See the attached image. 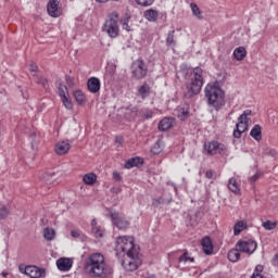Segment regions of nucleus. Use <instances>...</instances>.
Listing matches in <instances>:
<instances>
[{"label":"nucleus","instance_id":"0eeeda50","mask_svg":"<svg viewBox=\"0 0 278 278\" xmlns=\"http://www.w3.org/2000/svg\"><path fill=\"white\" fill-rule=\"evenodd\" d=\"M204 151L207 155H216V153L225 155L227 153V147L218 141H210L204 144Z\"/></svg>","mask_w":278,"mask_h":278},{"label":"nucleus","instance_id":"f257e3e1","mask_svg":"<svg viewBox=\"0 0 278 278\" xmlns=\"http://www.w3.org/2000/svg\"><path fill=\"white\" fill-rule=\"evenodd\" d=\"M115 252L118 260H122V266L125 270H138V267L142 264L140 251L134 244V237H118L116 239Z\"/></svg>","mask_w":278,"mask_h":278},{"label":"nucleus","instance_id":"5fc2aeb1","mask_svg":"<svg viewBox=\"0 0 278 278\" xmlns=\"http://www.w3.org/2000/svg\"><path fill=\"white\" fill-rule=\"evenodd\" d=\"M97 3H108V1H121V0H96Z\"/></svg>","mask_w":278,"mask_h":278},{"label":"nucleus","instance_id":"a18cd8bd","mask_svg":"<svg viewBox=\"0 0 278 278\" xmlns=\"http://www.w3.org/2000/svg\"><path fill=\"white\" fill-rule=\"evenodd\" d=\"M141 114L146 117V118H153V111L146 109L143 111H141Z\"/></svg>","mask_w":278,"mask_h":278},{"label":"nucleus","instance_id":"de8ad7c7","mask_svg":"<svg viewBox=\"0 0 278 278\" xmlns=\"http://www.w3.org/2000/svg\"><path fill=\"white\" fill-rule=\"evenodd\" d=\"M115 143L117 147H123V137L122 136H116L115 137Z\"/></svg>","mask_w":278,"mask_h":278},{"label":"nucleus","instance_id":"4c0bfd02","mask_svg":"<svg viewBox=\"0 0 278 278\" xmlns=\"http://www.w3.org/2000/svg\"><path fill=\"white\" fill-rule=\"evenodd\" d=\"M131 17H125L121 21L122 23V29H125L126 31H131V26H129V21Z\"/></svg>","mask_w":278,"mask_h":278},{"label":"nucleus","instance_id":"39448f33","mask_svg":"<svg viewBox=\"0 0 278 278\" xmlns=\"http://www.w3.org/2000/svg\"><path fill=\"white\" fill-rule=\"evenodd\" d=\"M119 14L113 11L106 16V20L102 26V31H105L110 38H118L121 28L118 27Z\"/></svg>","mask_w":278,"mask_h":278},{"label":"nucleus","instance_id":"37998d69","mask_svg":"<svg viewBox=\"0 0 278 278\" xmlns=\"http://www.w3.org/2000/svg\"><path fill=\"white\" fill-rule=\"evenodd\" d=\"M179 262H184L185 264L188 263V262H194V258L193 257H190L188 256V253H184L180 257H179Z\"/></svg>","mask_w":278,"mask_h":278},{"label":"nucleus","instance_id":"ea45409f","mask_svg":"<svg viewBox=\"0 0 278 278\" xmlns=\"http://www.w3.org/2000/svg\"><path fill=\"white\" fill-rule=\"evenodd\" d=\"M263 153L264 155H268L269 157H277V150L273 148H265Z\"/></svg>","mask_w":278,"mask_h":278},{"label":"nucleus","instance_id":"473e14b6","mask_svg":"<svg viewBox=\"0 0 278 278\" xmlns=\"http://www.w3.org/2000/svg\"><path fill=\"white\" fill-rule=\"evenodd\" d=\"M61 101L66 110H73V101L71 100V96H65L64 98H61Z\"/></svg>","mask_w":278,"mask_h":278},{"label":"nucleus","instance_id":"cd10ccee","mask_svg":"<svg viewBox=\"0 0 278 278\" xmlns=\"http://www.w3.org/2000/svg\"><path fill=\"white\" fill-rule=\"evenodd\" d=\"M74 98L78 105H84V103H86V96L81 90L74 91Z\"/></svg>","mask_w":278,"mask_h":278},{"label":"nucleus","instance_id":"864d4df0","mask_svg":"<svg viewBox=\"0 0 278 278\" xmlns=\"http://www.w3.org/2000/svg\"><path fill=\"white\" fill-rule=\"evenodd\" d=\"M273 264H274V266H278V252L275 254V256L273 258Z\"/></svg>","mask_w":278,"mask_h":278},{"label":"nucleus","instance_id":"412c9836","mask_svg":"<svg viewBox=\"0 0 278 278\" xmlns=\"http://www.w3.org/2000/svg\"><path fill=\"white\" fill-rule=\"evenodd\" d=\"M140 165H142V159L136 156V157L129 159V160L125 163L124 167L129 169V168H134V167L140 166Z\"/></svg>","mask_w":278,"mask_h":278},{"label":"nucleus","instance_id":"e433bc0d","mask_svg":"<svg viewBox=\"0 0 278 278\" xmlns=\"http://www.w3.org/2000/svg\"><path fill=\"white\" fill-rule=\"evenodd\" d=\"M226 78H227V72L222 71L217 74L215 83H217L218 86H220V84H223V81H225Z\"/></svg>","mask_w":278,"mask_h":278},{"label":"nucleus","instance_id":"20e7f679","mask_svg":"<svg viewBox=\"0 0 278 278\" xmlns=\"http://www.w3.org/2000/svg\"><path fill=\"white\" fill-rule=\"evenodd\" d=\"M186 78L189 79V84L186 86L184 96L185 99H192V97H197V94L201 92V88H203V71L187 72Z\"/></svg>","mask_w":278,"mask_h":278},{"label":"nucleus","instance_id":"7c9ffc66","mask_svg":"<svg viewBox=\"0 0 278 278\" xmlns=\"http://www.w3.org/2000/svg\"><path fill=\"white\" fill-rule=\"evenodd\" d=\"M58 92H59V97H61V99H63L64 97H68V88L66 87V85H62L60 84L58 86Z\"/></svg>","mask_w":278,"mask_h":278},{"label":"nucleus","instance_id":"1a4fd4ad","mask_svg":"<svg viewBox=\"0 0 278 278\" xmlns=\"http://www.w3.org/2000/svg\"><path fill=\"white\" fill-rule=\"evenodd\" d=\"M110 218L117 229H127L129 227V220L123 214L118 212H111Z\"/></svg>","mask_w":278,"mask_h":278},{"label":"nucleus","instance_id":"4be33fe9","mask_svg":"<svg viewBox=\"0 0 278 278\" xmlns=\"http://www.w3.org/2000/svg\"><path fill=\"white\" fill-rule=\"evenodd\" d=\"M83 181L84 184H86V186H94V184H97V174L94 173L86 174L83 177Z\"/></svg>","mask_w":278,"mask_h":278},{"label":"nucleus","instance_id":"7ed1b4c3","mask_svg":"<svg viewBox=\"0 0 278 278\" xmlns=\"http://www.w3.org/2000/svg\"><path fill=\"white\" fill-rule=\"evenodd\" d=\"M204 94L208 105L215 110H220L222 105H225V91L218 83H208L204 88Z\"/></svg>","mask_w":278,"mask_h":278},{"label":"nucleus","instance_id":"9b49d317","mask_svg":"<svg viewBox=\"0 0 278 278\" xmlns=\"http://www.w3.org/2000/svg\"><path fill=\"white\" fill-rule=\"evenodd\" d=\"M47 12L52 18H60L62 14V8H60L59 0H49L47 4Z\"/></svg>","mask_w":278,"mask_h":278},{"label":"nucleus","instance_id":"a878e982","mask_svg":"<svg viewBox=\"0 0 278 278\" xmlns=\"http://www.w3.org/2000/svg\"><path fill=\"white\" fill-rule=\"evenodd\" d=\"M245 227H247V222H242V220L237 222L233 227V235L240 236V233L244 231Z\"/></svg>","mask_w":278,"mask_h":278},{"label":"nucleus","instance_id":"aec40b11","mask_svg":"<svg viewBox=\"0 0 278 278\" xmlns=\"http://www.w3.org/2000/svg\"><path fill=\"white\" fill-rule=\"evenodd\" d=\"M151 94V87L149 85L144 84L138 88L137 96L140 97V99H147Z\"/></svg>","mask_w":278,"mask_h":278},{"label":"nucleus","instance_id":"393cba45","mask_svg":"<svg viewBox=\"0 0 278 278\" xmlns=\"http://www.w3.org/2000/svg\"><path fill=\"white\" fill-rule=\"evenodd\" d=\"M233 58L238 61L244 60V58H247V49H244L243 47L235 49Z\"/></svg>","mask_w":278,"mask_h":278},{"label":"nucleus","instance_id":"4d7b16f0","mask_svg":"<svg viewBox=\"0 0 278 278\" xmlns=\"http://www.w3.org/2000/svg\"><path fill=\"white\" fill-rule=\"evenodd\" d=\"M0 275H1V277H8L9 274H8V271H2Z\"/></svg>","mask_w":278,"mask_h":278},{"label":"nucleus","instance_id":"79ce46f5","mask_svg":"<svg viewBox=\"0 0 278 278\" xmlns=\"http://www.w3.org/2000/svg\"><path fill=\"white\" fill-rule=\"evenodd\" d=\"M10 216V208L8 206H1L0 207V218H8Z\"/></svg>","mask_w":278,"mask_h":278},{"label":"nucleus","instance_id":"dca6fc26","mask_svg":"<svg viewBox=\"0 0 278 278\" xmlns=\"http://www.w3.org/2000/svg\"><path fill=\"white\" fill-rule=\"evenodd\" d=\"M143 16L146 21H149V23H155L157 22L160 12H157L155 9H148L143 12Z\"/></svg>","mask_w":278,"mask_h":278},{"label":"nucleus","instance_id":"09e8293b","mask_svg":"<svg viewBox=\"0 0 278 278\" xmlns=\"http://www.w3.org/2000/svg\"><path fill=\"white\" fill-rule=\"evenodd\" d=\"M205 177H206L207 179H214V172L207 170V172L205 173Z\"/></svg>","mask_w":278,"mask_h":278},{"label":"nucleus","instance_id":"6e6d98bb","mask_svg":"<svg viewBox=\"0 0 278 278\" xmlns=\"http://www.w3.org/2000/svg\"><path fill=\"white\" fill-rule=\"evenodd\" d=\"M160 203H164V200L162 198H160L159 200H154L153 204L157 205Z\"/></svg>","mask_w":278,"mask_h":278},{"label":"nucleus","instance_id":"c85d7f7f","mask_svg":"<svg viewBox=\"0 0 278 278\" xmlns=\"http://www.w3.org/2000/svg\"><path fill=\"white\" fill-rule=\"evenodd\" d=\"M191 8V12L193 14V16H197L200 21L203 18V14L201 13V9H199V5H197V3L192 2L190 4Z\"/></svg>","mask_w":278,"mask_h":278},{"label":"nucleus","instance_id":"72a5a7b5","mask_svg":"<svg viewBox=\"0 0 278 278\" xmlns=\"http://www.w3.org/2000/svg\"><path fill=\"white\" fill-rule=\"evenodd\" d=\"M167 47H175V30H170L166 38Z\"/></svg>","mask_w":278,"mask_h":278},{"label":"nucleus","instance_id":"13d9d810","mask_svg":"<svg viewBox=\"0 0 278 278\" xmlns=\"http://www.w3.org/2000/svg\"><path fill=\"white\" fill-rule=\"evenodd\" d=\"M251 278H266V277H260V276H251Z\"/></svg>","mask_w":278,"mask_h":278},{"label":"nucleus","instance_id":"c756f323","mask_svg":"<svg viewBox=\"0 0 278 278\" xmlns=\"http://www.w3.org/2000/svg\"><path fill=\"white\" fill-rule=\"evenodd\" d=\"M177 116H178V118H180V121H186V118H188V116H190V112L186 108H179L177 110Z\"/></svg>","mask_w":278,"mask_h":278},{"label":"nucleus","instance_id":"c03bdc74","mask_svg":"<svg viewBox=\"0 0 278 278\" xmlns=\"http://www.w3.org/2000/svg\"><path fill=\"white\" fill-rule=\"evenodd\" d=\"M147 75V72L144 71H132V77H136V79H142Z\"/></svg>","mask_w":278,"mask_h":278},{"label":"nucleus","instance_id":"58836bf2","mask_svg":"<svg viewBox=\"0 0 278 278\" xmlns=\"http://www.w3.org/2000/svg\"><path fill=\"white\" fill-rule=\"evenodd\" d=\"M132 66L135 68H139V71H144L146 64H144V61H142V59H138V60L134 61Z\"/></svg>","mask_w":278,"mask_h":278},{"label":"nucleus","instance_id":"f704fd0d","mask_svg":"<svg viewBox=\"0 0 278 278\" xmlns=\"http://www.w3.org/2000/svg\"><path fill=\"white\" fill-rule=\"evenodd\" d=\"M137 5H140L141 8H149L150 5H153L155 3V0H135Z\"/></svg>","mask_w":278,"mask_h":278},{"label":"nucleus","instance_id":"9d476101","mask_svg":"<svg viewBox=\"0 0 278 278\" xmlns=\"http://www.w3.org/2000/svg\"><path fill=\"white\" fill-rule=\"evenodd\" d=\"M236 248L239 249V251H241V253H248L249 255L255 253L256 249H257V242L253 241V240H241L238 241L236 244Z\"/></svg>","mask_w":278,"mask_h":278},{"label":"nucleus","instance_id":"6ab92c4d","mask_svg":"<svg viewBox=\"0 0 278 278\" xmlns=\"http://www.w3.org/2000/svg\"><path fill=\"white\" fill-rule=\"evenodd\" d=\"M228 189L230 190V192H233V194H240V184L238 179L230 178L228 180Z\"/></svg>","mask_w":278,"mask_h":278},{"label":"nucleus","instance_id":"3c124183","mask_svg":"<svg viewBox=\"0 0 278 278\" xmlns=\"http://www.w3.org/2000/svg\"><path fill=\"white\" fill-rule=\"evenodd\" d=\"M260 179V174H255L250 178V181H252V184H255V181H257Z\"/></svg>","mask_w":278,"mask_h":278},{"label":"nucleus","instance_id":"b1692460","mask_svg":"<svg viewBox=\"0 0 278 278\" xmlns=\"http://www.w3.org/2000/svg\"><path fill=\"white\" fill-rule=\"evenodd\" d=\"M250 136H252L254 140L260 142V140H262V126L255 125L250 131Z\"/></svg>","mask_w":278,"mask_h":278},{"label":"nucleus","instance_id":"f3484780","mask_svg":"<svg viewBox=\"0 0 278 278\" xmlns=\"http://www.w3.org/2000/svg\"><path fill=\"white\" fill-rule=\"evenodd\" d=\"M91 233L94 238H103L105 236V230L101 226L97 225V219L91 220Z\"/></svg>","mask_w":278,"mask_h":278},{"label":"nucleus","instance_id":"f8f14e48","mask_svg":"<svg viewBox=\"0 0 278 278\" xmlns=\"http://www.w3.org/2000/svg\"><path fill=\"white\" fill-rule=\"evenodd\" d=\"M54 151L56 155H66L68 151H71V141L68 140H62L56 142L54 147Z\"/></svg>","mask_w":278,"mask_h":278},{"label":"nucleus","instance_id":"bf43d9fd","mask_svg":"<svg viewBox=\"0 0 278 278\" xmlns=\"http://www.w3.org/2000/svg\"><path fill=\"white\" fill-rule=\"evenodd\" d=\"M147 278H155V276L154 275H150Z\"/></svg>","mask_w":278,"mask_h":278},{"label":"nucleus","instance_id":"bb28decb","mask_svg":"<svg viewBox=\"0 0 278 278\" xmlns=\"http://www.w3.org/2000/svg\"><path fill=\"white\" fill-rule=\"evenodd\" d=\"M228 260L229 262H238L240 260V249L236 247V249H232L228 252Z\"/></svg>","mask_w":278,"mask_h":278},{"label":"nucleus","instance_id":"8fccbe9b","mask_svg":"<svg viewBox=\"0 0 278 278\" xmlns=\"http://www.w3.org/2000/svg\"><path fill=\"white\" fill-rule=\"evenodd\" d=\"M113 179H115V181H121V174L118 172H114Z\"/></svg>","mask_w":278,"mask_h":278},{"label":"nucleus","instance_id":"ddd939ff","mask_svg":"<svg viewBox=\"0 0 278 278\" xmlns=\"http://www.w3.org/2000/svg\"><path fill=\"white\" fill-rule=\"evenodd\" d=\"M56 266L62 273H68L73 268V260L68 257H61L56 261Z\"/></svg>","mask_w":278,"mask_h":278},{"label":"nucleus","instance_id":"4468645a","mask_svg":"<svg viewBox=\"0 0 278 278\" xmlns=\"http://www.w3.org/2000/svg\"><path fill=\"white\" fill-rule=\"evenodd\" d=\"M87 88L92 94H97L101 90V80L97 77H91L87 81Z\"/></svg>","mask_w":278,"mask_h":278},{"label":"nucleus","instance_id":"5701e85b","mask_svg":"<svg viewBox=\"0 0 278 278\" xmlns=\"http://www.w3.org/2000/svg\"><path fill=\"white\" fill-rule=\"evenodd\" d=\"M164 151V141L162 139H159L152 147L151 152L154 155H160Z\"/></svg>","mask_w":278,"mask_h":278},{"label":"nucleus","instance_id":"2f4dec72","mask_svg":"<svg viewBox=\"0 0 278 278\" xmlns=\"http://www.w3.org/2000/svg\"><path fill=\"white\" fill-rule=\"evenodd\" d=\"M43 237L46 240H53V238H55V230L52 228H46L43 230Z\"/></svg>","mask_w":278,"mask_h":278},{"label":"nucleus","instance_id":"49530a36","mask_svg":"<svg viewBox=\"0 0 278 278\" xmlns=\"http://www.w3.org/2000/svg\"><path fill=\"white\" fill-rule=\"evenodd\" d=\"M28 71H38V65H36L34 61H30L28 65Z\"/></svg>","mask_w":278,"mask_h":278},{"label":"nucleus","instance_id":"a19ab883","mask_svg":"<svg viewBox=\"0 0 278 278\" xmlns=\"http://www.w3.org/2000/svg\"><path fill=\"white\" fill-rule=\"evenodd\" d=\"M262 273H264V266L257 265L252 274V277H264Z\"/></svg>","mask_w":278,"mask_h":278},{"label":"nucleus","instance_id":"c9c22d12","mask_svg":"<svg viewBox=\"0 0 278 278\" xmlns=\"http://www.w3.org/2000/svg\"><path fill=\"white\" fill-rule=\"evenodd\" d=\"M262 226L264 227V229H266V231H273V229H275V227H277V223L266 220L262 224Z\"/></svg>","mask_w":278,"mask_h":278},{"label":"nucleus","instance_id":"f03ea898","mask_svg":"<svg viewBox=\"0 0 278 278\" xmlns=\"http://www.w3.org/2000/svg\"><path fill=\"white\" fill-rule=\"evenodd\" d=\"M84 270L89 277L108 278L112 276V267L105 264V256L97 252L89 254L84 262Z\"/></svg>","mask_w":278,"mask_h":278},{"label":"nucleus","instance_id":"2eb2a0df","mask_svg":"<svg viewBox=\"0 0 278 278\" xmlns=\"http://www.w3.org/2000/svg\"><path fill=\"white\" fill-rule=\"evenodd\" d=\"M201 247L205 255H212L214 253V244L212 243V239L210 237H204L201 240Z\"/></svg>","mask_w":278,"mask_h":278},{"label":"nucleus","instance_id":"a211bd4d","mask_svg":"<svg viewBox=\"0 0 278 278\" xmlns=\"http://www.w3.org/2000/svg\"><path fill=\"white\" fill-rule=\"evenodd\" d=\"M173 127V118L165 117L159 123L160 131H168Z\"/></svg>","mask_w":278,"mask_h":278},{"label":"nucleus","instance_id":"603ef678","mask_svg":"<svg viewBox=\"0 0 278 278\" xmlns=\"http://www.w3.org/2000/svg\"><path fill=\"white\" fill-rule=\"evenodd\" d=\"M71 236H72V238H79V231H77V230H72V231H71Z\"/></svg>","mask_w":278,"mask_h":278},{"label":"nucleus","instance_id":"6e6552de","mask_svg":"<svg viewBox=\"0 0 278 278\" xmlns=\"http://www.w3.org/2000/svg\"><path fill=\"white\" fill-rule=\"evenodd\" d=\"M20 271L30 278H45L47 277V271L38 266L28 265L25 268L20 267Z\"/></svg>","mask_w":278,"mask_h":278},{"label":"nucleus","instance_id":"423d86ee","mask_svg":"<svg viewBox=\"0 0 278 278\" xmlns=\"http://www.w3.org/2000/svg\"><path fill=\"white\" fill-rule=\"evenodd\" d=\"M251 116V111L247 110L243 112V114H241L238 118V123L236 125L237 130L233 131V136L235 138H240L242 136V134H244V131L249 128V117Z\"/></svg>","mask_w":278,"mask_h":278}]
</instances>
